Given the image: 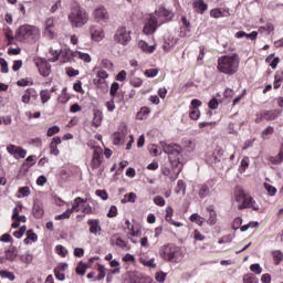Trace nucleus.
<instances>
[{"mask_svg": "<svg viewBox=\"0 0 283 283\" xmlns=\"http://www.w3.org/2000/svg\"><path fill=\"white\" fill-rule=\"evenodd\" d=\"M114 41L118 45H129L132 43V31L127 30L125 25L118 27L114 34Z\"/></svg>", "mask_w": 283, "mask_h": 283, "instance_id": "nucleus-9", "label": "nucleus"}, {"mask_svg": "<svg viewBox=\"0 0 283 283\" xmlns=\"http://www.w3.org/2000/svg\"><path fill=\"white\" fill-rule=\"evenodd\" d=\"M280 117V111L277 109H263L260 113L255 114V119L254 123H256V125H260V123H262V120H277V118Z\"/></svg>", "mask_w": 283, "mask_h": 283, "instance_id": "nucleus-10", "label": "nucleus"}, {"mask_svg": "<svg viewBox=\"0 0 283 283\" xmlns=\"http://www.w3.org/2000/svg\"><path fill=\"white\" fill-rule=\"evenodd\" d=\"M145 76L147 78H154L155 76H158V69H148L144 72Z\"/></svg>", "mask_w": 283, "mask_h": 283, "instance_id": "nucleus-58", "label": "nucleus"}, {"mask_svg": "<svg viewBox=\"0 0 283 283\" xmlns=\"http://www.w3.org/2000/svg\"><path fill=\"white\" fill-rule=\"evenodd\" d=\"M4 36L8 41V45H12V41H14V34L12 33V29L10 27H7L3 29Z\"/></svg>", "mask_w": 283, "mask_h": 283, "instance_id": "nucleus-41", "label": "nucleus"}, {"mask_svg": "<svg viewBox=\"0 0 283 283\" xmlns=\"http://www.w3.org/2000/svg\"><path fill=\"white\" fill-rule=\"evenodd\" d=\"M174 208L171 206H168L166 208V216L165 220L166 222H169V224H172V227H182V222L174 221Z\"/></svg>", "mask_w": 283, "mask_h": 283, "instance_id": "nucleus-22", "label": "nucleus"}, {"mask_svg": "<svg viewBox=\"0 0 283 283\" xmlns=\"http://www.w3.org/2000/svg\"><path fill=\"white\" fill-rule=\"evenodd\" d=\"M39 240V235L34 232V230L27 231V238L24 239V244H30V242H36Z\"/></svg>", "mask_w": 283, "mask_h": 283, "instance_id": "nucleus-32", "label": "nucleus"}, {"mask_svg": "<svg viewBox=\"0 0 283 283\" xmlns=\"http://www.w3.org/2000/svg\"><path fill=\"white\" fill-rule=\"evenodd\" d=\"M55 253L60 255V258H66L67 256V249L65 247L57 244L55 247Z\"/></svg>", "mask_w": 283, "mask_h": 283, "instance_id": "nucleus-47", "label": "nucleus"}, {"mask_svg": "<svg viewBox=\"0 0 283 283\" xmlns=\"http://www.w3.org/2000/svg\"><path fill=\"white\" fill-rule=\"evenodd\" d=\"M36 36H39V29H36V27H32L29 24L19 27V29L15 32L17 41H24L25 43H33Z\"/></svg>", "mask_w": 283, "mask_h": 283, "instance_id": "nucleus-7", "label": "nucleus"}, {"mask_svg": "<svg viewBox=\"0 0 283 283\" xmlns=\"http://www.w3.org/2000/svg\"><path fill=\"white\" fill-rule=\"evenodd\" d=\"M93 17L97 23H107L109 21V12L105 7H98L93 11Z\"/></svg>", "mask_w": 283, "mask_h": 283, "instance_id": "nucleus-14", "label": "nucleus"}, {"mask_svg": "<svg viewBox=\"0 0 283 283\" xmlns=\"http://www.w3.org/2000/svg\"><path fill=\"white\" fill-rule=\"evenodd\" d=\"M49 54H51L49 59L50 63H56V61H60V63H70L74 59V51L70 49H61L60 51L50 49Z\"/></svg>", "mask_w": 283, "mask_h": 283, "instance_id": "nucleus-8", "label": "nucleus"}, {"mask_svg": "<svg viewBox=\"0 0 283 283\" xmlns=\"http://www.w3.org/2000/svg\"><path fill=\"white\" fill-rule=\"evenodd\" d=\"M39 94H36V90L27 88L24 94L22 95V103L29 105L31 98H36Z\"/></svg>", "mask_w": 283, "mask_h": 283, "instance_id": "nucleus-25", "label": "nucleus"}, {"mask_svg": "<svg viewBox=\"0 0 283 283\" xmlns=\"http://www.w3.org/2000/svg\"><path fill=\"white\" fill-rule=\"evenodd\" d=\"M87 272V265L86 263L80 262L75 269V273L77 275H85V273Z\"/></svg>", "mask_w": 283, "mask_h": 283, "instance_id": "nucleus-44", "label": "nucleus"}, {"mask_svg": "<svg viewBox=\"0 0 283 283\" xmlns=\"http://www.w3.org/2000/svg\"><path fill=\"white\" fill-rule=\"evenodd\" d=\"M21 211H23V205H18L14 209H13V213L11 217V220H17V217H19L21 213Z\"/></svg>", "mask_w": 283, "mask_h": 283, "instance_id": "nucleus-60", "label": "nucleus"}, {"mask_svg": "<svg viewBox=\"0 0 283 283\" xmlns=\"http://www.w3.org/2000/svg\"><path fill=\"white\" fill-rule=\"evenodd\" d=\"M74 59H81L84 63H92V56L80 51H74Z\"/></svg>", "mask_w": 283, "mask_h": 283, "instance_id": "nucleus-33", "label": "nucleus"}, {"mask_svg": "<svg viewBox=\"0 0 283 283\" xmlns=\"http://www.w3.org/2000/svg\"><path fill=\"white\" fill-rule=\"evenodd\" d=\"M118 216V208L116 206H111L109 211L107 213V218H116Z\"/></svg>", "mask_w": 283, "mask_h": 283, "instance_id": "nucleus-61", "label": "nucleus"}, {"mask_svg": "<svg viewBox=\"0 0 283 283\" xmlns=\"http://www.w3.org/2000/svg\"><path fill=\"white\" fill-rule=\"evenodd\" d=\"M97 271L99 274L94 279V281L96 282V281L105 280V265L98 264Z\"/></svg>", "mask_w": 283, "mask_h": 283, "instance_id": "nucleus-48", "label": "nucleus"}, {"mask_svg": "<svg viewBox=\"0 0 283 283\" xmlns=\"http://www.w3.org/2000/svg\"><path fill=\"white\" fill-rule=\"evenodd\" d=\"M0 275H1L2 277H7L8 280H10V282H14V280H15V277H17V276H14V273L9 272V271H7V270H1V271H0Z\"/></svg>", "mask_w": 283, "mask_h": 283, "instance_id": "nucleus-53", "label": "nucleus"}, {"mask_svg": "<svg viewBox=\"0 0 283 283\" xmlns=\"http://www.w3.org/2000/svg\"><path fill=\"white\" fill-rule=\"evenodd\" d=\"M217 63L218 72L226 74V76H233L240 70V55L238 53L222 55Z\"/></svg>", "mask_w": 283, "mask_h": 283, "instance_id": "nucleus-2", "label": "nucleus"}, {"mask_svg": "<svg viewBox=\"0 0 283 283\" xmlns=\"http://www.w3.org/2000/svg\"><path fill=\"white\" fill-rule=\"evenodd\" d=\"M7 151L10 154V156H13L15 160H19L20 158H25L28 156V150H25L21 146H17L14 144H10L7 146Z\"/></svg>", "mask_w": 283, "mask_h": 283, "instance_id": "nucleus-12", "label": "nucleus"}, {"mask_svg": "<svg viewBox=\"0 0 283 283\" xmlns=\"http://www.w3.org/2000/svg\"><path fill=\"white\" fill-rule=\"evenodd\" d=\"M234 200L238 202V210L252 209L253 211H260V206L253 199V196L248 193L244 188L237 186L234 188Z\"/></svg>", "mask_w": 283, "mask_h": 283, "instance_id": "nucleus-4", "label": "nucleus"}, {"mask_svg": "<svg viewBox=\"0 0 283 283\" xmlns=\"http://www.w3.org/2000/svg\"><path fill=\"white\" fill-rule=\"evenodd\" d=\"M93 83H94L95 87H97L98 90H105V87H107V80H103L98 76H96L93 80Z\"/></svg>", "mask_w": 283, "mask_h": 283, "instance_id": "nucleus-37", "label": "nucleus"}, {"mask_svg": "<svg viewBox=\"0 0 283 283\" xmlns=\"http://www.w3.org/2000/svg\"><path fill=\"white\" fill-rule=\"evenodd\" d=\"M44 34L46 36L51 38V39L56 35V30H55V25H54V18L46 19Z\"/></svg>", "mask_w": 283, "mask_h": 283, "instance_id": "nucleus-19", "label": "nucleus"}, {"mask_svg": "<svg viewBox=\"0 0 283 283\" xmlns=\"http://www.w3.org/2000/svg\"><path fill=\"white\" fill-rule=\"evenodd\" d=\"M130 85L133 87H142L143 86V80L140 77H134L130 80Z\"/></svg>", "mask_w": 283, "mask_h": 283, "instance_id": "nucleus-62", "label": "nucleus"}, {"mask_svg": "<svg viewBox=\"0 0 283 283\" xmlns=\"http://www.w3.org/2000/svg\"><path fill=\"white\" fill-rule=\"evenodd\" d=\"M105 107L107 108V112H114L116 109V104L113 99H109L105 103Z\"/></svg>", "mask_w": 283, "mask_h": 283, "instance_id": "nucleus-64", "label": "nucleus"}, {"mask_svg": "<svg viewBox=\"0 0 283 283\" xmlns=\"http://www.w3.org/2000/svg\"><path fill=\"white\" fill-rule=\"evenodd\" d=\"M93 114H94V117L92 120V125H93V127L98 128V127H101V125H103V111L95 108L93 111Z\"/></svg>", "mask_w": 283, "mask_h": 283, "instance_id": "nucleus-24", "label": "nucleus"}, {"mask_svg": "<svg viewBox=\"0 0 283 283\" xmlns=\"http://www.w3.org/2000/svg\"><path fill=\"white\" fill-rule=\"evenodd\" d=\"M4 260H8L9 262H14L17 260V256L19 255V250H17V247L10 245L9 249L4 251Z\"/></svg>", "mask_w": 283, "mask_h": 283, "instance_id": "nucleus-23", "label": "nucleus"}, {"mask_svg": "<svg viewBox=\"0 0 283 283\" xmlns=\"http://www.w3.org/2000/svg\"><path fill=\"white\" fill-rule=\"evenodd\" d=\"M20 260L24 264H32V260H34V256H32V254L30 253H25L20 256Z\"/></svg>", "mask_w": 283, "mask_h": 283, "instance_id": "nucleus-55", "label": "nucleus"}, {"mask_svg": "<svg viewBox=\"0 0 283 283\" xmlns=\"http://www.w3.org/2000/svg\"><path fill=\"white\" fill-rule=\"evenodd\" d=\"M87 202V199H83L81 197H77L74 199L72 208L69 209V211H72V213L75 211V213H78L81 211L80 207L81 205H85Z\"/></svg>", "mask_w": 283, "mask_h": 283, "instance_id": "nucleus-28", "label": "nucleus"}, {"mask_svg": "<svg viewBox=\"0 0 283 283\" xmlns=\"http://www.w3.org/2000/svg\"><path fill=\"white\" fill-rule=\"evenodd\" d=\"M125 224H126V231H128L127 232L128 240H130L133 244H136V240H134V238H138V235H140V230H135L134 226H132V222L128 219L125 221Z\"/></svg>", "mask_w": 283, "mask_h": 283, "instance_id": "nucleus-17", "label": "nucleus"}, {"mask_svg": "<svg viewBox=\"0 0 283 283\" xmlns=\"http://www.w3.org/2000/svg\"><path fill=\"white\" fill-rule=\"evenodd\" d=\"M274 132H275V128H273V126H268L261 133L262 140H269V136H273Z\"/></svg>", "mask_w": 283, "mask_h": 283, "instance_id": "nucleus-35", "label": "nucleus"}, {"mask_svg": "<svg viewBox=\"0 0 283 283\" xmlns=\"http://www.w3.org/2000/svg\"><path fill=\"white\" fill-rule=\"evenodd\" d=\"M103 165V148L101 146L93 147V156L91 160L92 169H98Z\"/></svg>", "mask_w": 283, "mask_h": 283, "instance_id": "nucleus-11", "label": "nucleus"}, {"mask_svg": "<svg viewBox=\"0 0 283 283\" xmlns=\"http://www.w3.org/2000/svg\"><path fill=\"white\" fill-rule=\"evenodd\" d=\"M113 242L115 244V247H118L119 249H124L125 251H129L130 247L127 243V241L123 240V238L120 237H113Z\"/></svg>", "mask_w": 283, "mask_h": 283, "instance_id": "nucleus-27", "label": "nucleus"}, {"mask_svg": "<svg viewBox=\"0 0 283 283\" xmlns=\"http://www.w3.org/2000/svg\"><path fill=\"white\" fill-rule=\"evenodd\" d=\"M120 84H118V82H114L112 85H111V90H109V96H114L116 94H120Z\"/></svg>", "mask_w": 283, "mask_h": 283, "instance_id": "nucleus-49", "label": "nucleus"}, {"mask_svg": "<svg viewBox=\"0 0 283 283\" xmlns=\"http://www.w3.org/2000/svg\"><path fill=\"white\" fill-rule=\"evenodd\" d=\"M165 154H168L172 167H177V176L182 171V164L180 163V155L182 154V146L178 144L160 143Z\"/></svg>", "mask_w": 283, "mask_h": 283, "instance_id": "nucleus-6", "label": "nucleus"}, {"mask_svg": "<svg viewBox=\"0 0 283 283\" xmlns=\"http://www.w3.org/2000/svg\"><path fill=\"white\" fill-rule=\"evenodd\" d=\"M120 202L122 205H125L127 202H136V195L134 192L126 193Z\"/></svg>", "mask_w": 283, "mask_h": 283, "instance_id": "nucleus-46", "label": "nucleus"}, {"mask_svg": "<svg viewBox=\"0 0 283 283\" xmlns=\"http://www.w3.org/2000/svg\"><path fill=\"white\" fill-rule=\"evenodd\" d=\"M207 211L210 213V217L207 220V222L208 224H210V227H214V224H218V214L216 213V210L211 208H207Z\"/></svg>", "mask_w": 283, "mask_h": 283, "instance_id": "nucleus-31", "label": "nucleus"}, {"mask_svg": "<svg viewBox=\"0 0 283 283\" xmlns=\"http://www.w3.org/2000/svg\"><path fill=\"white\" fill-rule=\"evenodd\" d=\"M90 33L93 41H96L97 43L103 41V39H105V31L103 30V28L98 25H92L90 28Z\"/></svg>", "mask_w": 283, "mask_h": 283, "instance_id": "nucleus-16", "label": "nucleus"}, {"mask_svg": "<svg viewBox=\"0 0 283 283\" xmlns=\"http://www.w3.org/2000/svg\"><path fill=\"white\" fill-rule=\"evenodd\" d=\"M125 142V134L123 133H114L113 135V143L114 145H123V143Z\"/></svg>", "mask_w": 283, "mask_h": 283, "instance_id": "nucleus-38", "label": "nucleus"}, {"mask_svg": "<svg viewBox=\"0 0 283 283\" xmlns=\"http://www.w3.org/2000/svg\"><path fill=\"white\" fill-rule=\"evenodd\" d=\"M86 224L91 235H101V233H103V227H101L99 219H88Z\"/></svg>", "mask_w": 283, "mask_h": 283, "instance_id": "nucleus-15", "label": "nucleus"}, {"mask_svg": "<svg viewBox=\"0 0 283 283\" xmlns=\"http://www.w3.org/2000/svg\"><path fill=\"white\" fill-rule=\"evenodd\" d=\"M190 222H196V224L202 227V224H205V218L200 217L198 213H193L190 216Z\"/></svg>", "mask_w": 283, "mask_h": 283, "instance_id": "nucleus-43", "label": "nucleus"}, {"mask_svg": "<svg viewBox=\"0 0 283 283\" xmlns=\"http://www.w3.org/2000/svg\"><path fill=\"white\" fill-rule=\"evenodd\" d=\"M21 222H28V218L25 216H18L15 219L12 220V229H19L21 227Z\"/></svg>", "mask_w": 283, "mask_h": 283, "instance_id": "nucleus-36", "label": "nucleus"}, {"mask_svg": "<svg viewBox=\"0 0 283 283\" xmlns=\"http://www.w3.org/2000/svg\"><path fill=\"white\" fill-rule=\"evenodd\" d=\"M71 217H72V210L67 209L62 214H57L55 217V220H70Z\"/></svg>", "mask_w": 283, "mask_h": 283, "instance_id": "nucleus-52", "label": "nucleus"}, {"mask_svg": "<svg viewBox=\"0 0 283 283\" xmlns=\"http://www.w3.org/2000/svg\"><path fill=\"white\" fill-rule=\"evenodd\" d=\"M189 118H191V120H198V118H200V109L199 108H190Z\"/></svg>", "mask_w": 283, "mask_h": 283, "instance_id": "nucleus-51", "label": "nucleus"}, {"mask_svg": "<svg viewBox=\"0 0 283 283\" xmlns=\"http://www.w3.org/2000/svg\"><path fill=\"white\" fill-rule=\"evenodd\" d=\"M61 132V128L59 126H52L46 130V136L49 138H52L55 134H59Z\"/></svg>", "mask_w": 283, "mask_h": 283, "instance_id": "nucleus-54", "label": "nucleus"}, {"mask_svg": "<svg viewBox=\"0 0 283 283\" xmlns=\"http://www.w3.org/2000/svg\"><path fill=\"white\" fill-rule=\"evenodd\" d=\"M260 280L253 273H247L243 275V283H259Z\"/></svg>", "mask_w": 283, "mask_h": 283, "instance_id": "nucleus-40", "label": "nucleus"}, {"mask_svg": "<svg viewBox=\"0 0 283 283\" xmlns=\"http://www.w3.org/2000/svg\"><path fill=\"white\" fill-rule=\"evenodd\" d=\"M149 114H151V109L147 106H143L137 113V120H147Z\"/></svg>", "mask_w": 283, "mask_h": 283, "instance_id": "nucleus-30", "label": "nucleus"}, {"mask_svg": "<svg viewBox=\"0 0 283 283\" xmlns=\"http://www.w3.org/2000/svg\"><path fill=\"white\" fill-rule=\"evenodd\" d=\"M40 98L42 101V104L45 105V103H48V101L52 98V94L48 90H42L40 92Z\"/></svg>", "mask_w": 283, "mask_h": 283, "instance_id": "nucleus-42", "label": "nucleus"}, {"mask_svg": "<svg viewBox=\"0 0 283 283\" xmlns=\"http://www.w3.org/2000/svg\"><path fill=\"white\" fill-rule=\"evenodd\" d=\"M154 202L157 207H165L166 202H165V198L160 197V196H156L154 198Z\"/></svg>", "mask_w": 283, "mask_h": 283, "instance_id": "nucleus-63", "label": "nucleus"}, {"mask_svg": "<svg viewBox=\"0 0 283 283\" xmlns=\"http://www.w3.org/2000/svg\"><path fill=\"white\" fill-rule=\"evenodd\" d=\"M138 48L146 54H154L156 52V45H149L146 41L140 40L138 42Z\"/></svg>", "mask_w": 283, "mask_h": 283, "instance_id": "nucleus-26", "label": "nucleus"}, {"mask_svg": "<svg viewBox=\"0 0 283 283\" xmlns=\"http://www.w3.org/2000/svg\"><path fill=\"white\" fill-rule=\"evenodd\" d=\"M192 8H193L195 12H197L198 14H205V12H207L209 6L207 3H205V0H195L192 3Z\"/></svg>", "mask_w": 283, "mask_h": 283, "instance_id": "nucleus-21", "label": "nucleus"}, {"mask_svg": "<svg viewBox=\"0 0 283 283\" xmlns=\"http://www.w3.org/2000/svg\"><path fill=\"white\" fill-rule=\"evenodd\" d=\"M159 256L165 262H170L171 264H180L185 260V252L182 247L176 243H166L159 248Z\"/></svg>", "mask_w": 283, "mask_h": 283, "instance_id": "nucleus-3", "label": "nucleus"}, {"mask_svg": "<svg viewBox=\"0 0 283 283\" xmlns=\"http://www.w3.org/2000/svg\"><path fill=\"white\" fill-rule=\"evenodd\" d=\"M0 67L2 74H8V72H10V69L8 67V61H6L3 57H0Z\"/></svg>", "mask_w": 283, "mask_h": 283, "instance_id": "nucleus-56", "label": "nucleus"}, {"mask_svg": "<svg viewBox=\"0 0 283 283\" xmlns=\"http://www.w3.org/2000/svg\"><path fill=\"white\" fill-rule=\"evenodd\" d=\"M59 145H61V137L55 136L51 139L50 143V154L52 156H59V154H61V151L59 150Z\"/></svg>", "mask_w": 283, "mask_h": 283, "instance_id": "nucleus-20", "label": "nucleus"}, {"mask_svg": "<svg viewBox=\"0 0 283 283\" xmlns=\"http://www.w3.org/2000/svg\"><path fill=\"white\" fill-rule=\"evenodd\" d=\"M18 198H28L30 196V187H20L18 190Z\"/></svg>", "mask_w": 283, "mask_h": 283, "instance_id": "nucleus-50", "label": "nucleus"}, {"mask_svg": "<svg viewBox=\"0 0 283 283\" xmlns=\"http://www.w3.org/2000/svg\"><path fill=\"white\" fill-rule=\"evenodd\" d=\"M249 163H250L249 157H243V159L241 160V165H240L241 174H243V171H247V169H249Z\"/></svg>", "mask_w": 283, "mask_h": 283, "instance_id": "nucleus-57", "label": "nucleus"}, {"mask_svg": "<svg viewBox=\"0 0 283 283\" xmlns=\"http://www.w3.org/2000/svg\"><path fill=\"white\" fill-rule=\"evenodd\" d=\"M171 19H174V12L165 7H159L153 14H150L148 22L143 29L144 34H154V32L158 30V25H163V23H167L171 21Z\"/></svg>", "mask_w": 283, "mask_h": 283, "instance_id": "nucleus-1", "label": "nucleus"}, {"mask_svg": "<svg viewBox=\"0 0 283 283\" xmlns=\"http://www.w3.org/2000/svg\"><path fill=\"white\" fill-rule=\"evenodd\" d=\"M269 160L272 165H282V163H283V144H281L279 154L276 156H271L269 158Z\"/></svg>", "mask_w": 283, "mask_h": 283, "instance_id": "nucleus-29", "label": "nucleus"}, {"mask_svg": "<svg viewBox=\"0 0 283 283\" xmlns=\"http://www.w3.org/2000/svg\"><path fill=\"white\" fill-rule=\"evenodd\" d=\"M211 193V189L207 184L202 185L200 190H199V198H207Z\"/></svg>", "mask_w": 283, "mask_h": 283, "instance_id": "nucleus-45", "label": "nucleus"}, {"mask_svg": "<svg viewBox=\"0 0 283 283\" xmlns=\"http://www.w3.org/2000/svg\"><path fill=\"white\" fill-rule=\"evenodd\" d=\"M35 65L41 76H49L50 74H52V65H50V62H48V60L41 57L36 59Z\"/></svg>", "mask_w": 283, "mask_h": 283, "instance_id": "nucleus-13", "label": "nucleus"}, {"mask_svg": "<svg viewBox=\"0 0 283 283\" xmlns=\"http://www.w3.org/2000/svg\"><path fill=\"white\" fill-rule=\"evenodd\" d=\"M69 21L72 28H83V25H87L90 21V13L85 10L81 4L75 3L71 8V12L69 13Z\"/></svg>", "mask_w": 283, "mask_h": 283, "instance_id": "nucleus-5", "label": "nucleus"}, {"mask_svg": "<svg viewBox=\"0 0 283 283\" xmlns=\"http://www.w3.org/2000/svg\"><path fill=\"white\" fill-rule=\"evenodd\" d=\"M32 214L35 220H41L45 216V210L43 209V203L35 201L32 207Z\"/></svg>", "mask_w": 283, "mask_h": 283, "instance_id": "nucleus-18", "label": "nucleus"}, {"mask_svg": "<svg viewBox=\"0 0 283 283\" xmlns=\"http://www.w3.org/2000/svg\"><path fill=\"white\" fill-rule=\"evenodd\" d=\"M35 164H36V156L30 155V156L25 159V161L22 164V167H23L24 169H30V167H33V165H35Z\"/></svg>", "mask_w": 283, "mask_h": 283, "instance_id": "nucleus-34", "label": "nucleus"}, {"mask_svg": "<svg viewBox=\"0 0 283 283\" xmlns=\"http://www.w3.org/2000/svg\"><path fill=\"white\" fill-rule=\"evenodd\" d=\"M250 271L256 275H260L262 273V266H260V263H254L250 265Z\"/></svg>", "mask_w": 283, "mask_h": 283, "instance_id": "nucleus-59", "label": "nucleus"}, {"mask_svg": "<svg viewBox=\"0 0 283 283\" xmlns=\"http://www.w3.org/2000/svg\"><path fill=\"white\" fill-rule=\"evenodd\" d=\"M111 101L115 102V104L125 103V93L123 91H119V93L111 95Z\"/></svg>", "mask_w": 283, "mask_h": 283, "instance_id": "nucleus-39", "label": "nucleus"}]
</instances>
